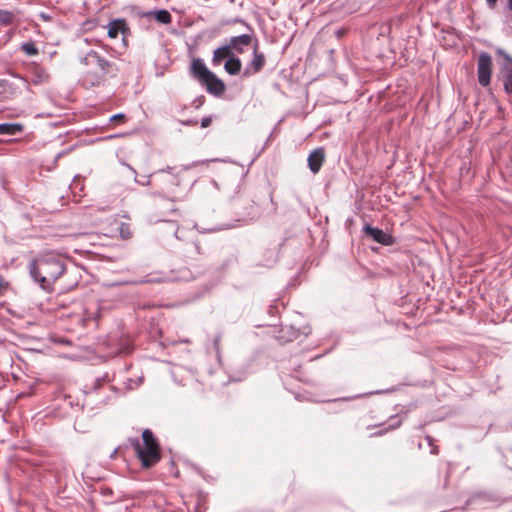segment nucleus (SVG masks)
Returning a JSON list of instances; mask_svg holds the SVG:
<instances>
[{"mask_svg":"<svg viewBox=\"0 0 512 512\" xmlns=\"http://www.w3.org/2000/svg\"><path fill=\"white\" fill-rule=\"evenodd\" d=\"M125 166L134 174V180L136 183L143 185V186L150 185L152 174L143 176L141 179H138L137 172L135 171V169L127 163H125Z\"/></svg>","mask_w":512,"mask_h":512,"instance_id":"21","label":"nucleus"},{"mask_svg":"<svg viewBox=\"0 0 512 512\" xmlns=\"http://www.w3.org/2000/svg\"><path fill=\"white\" fill-rule=\"evenodd\" d=\"M23 130L21 124L18 123H0V135L13 136Z\"/></svg>","mask_w":512,"mask_h":512,"instance_id":"19","label":"nucleus"},{"mask_svg":"<svg viewBox=\"0 0 512 512\" xmlns=\"http://www.w3.org/2000/svg\"><path fill=\"white\" fill-rule=\"evenodd\" d=\"M363 231L365 235L372 238L375 242L381 245H391L393 243V238L391 235L387 234L380 228L372 227L369 224H366L363 227Z\"/></svg>","mask_w":512,"mask_h":512,"instance_id":"8","label":"nucleus"},{"mask_svg":"<svg viewBox=\"0 0 512 512\" xmlns=\"http://www.w3.org/2000/svg\"><path fill=\"white\" fill-rule=\"evenodd\" d=\"M200 84L204 85L206 91L214 96H220L225 91L224 82L219 79L213 72L205 78Z\"/></svg>","mask_w":512,"mask_h":512,"instance_id":"10","label":"nucleus"},{"mask_svg":"<svg viewBox=\"0 0 512 512\" xmlns=\"http://www.w3.org/2000/svg\"><path fill=\"white\" fill-rule=\"evenodd\" d=\"M194 247L198 253H200V245L198 243H194Z\"/></svg>","mask_w":512,"mask_h":512,"instance_id":"39","label":"nucleus"},{"mask_svg":"<svg viewBox=\"0 0 512 512\" xmlns=\"http://www.w3.org/2000/svg\"><path fill=\"white\" fill-rule=\"evenodd\" d=\"M325 153L323 148H317L313 150L307 159L308 167L314 174L318 173L324 163Z\"/></svg>","mask_w":512,"mask_h":512,"instance_id":"12","label":"nucleus"},{"mask_svg":"<svg viewBox=\"0 0 512 512\" xmlns=\"http://www.w3.org/2000/svg\"><path fill=\"white\" fill-rule=\"evenodd\" d=\"M233 227H234L233 225H226L225 227H214V228H209V229H203V230H200V232L201 233L215 232V231H220L223 229H229V228H233Z\"/></svg>","mask_w":512,"mask_h":512,"instance_id":"25","label":"nucleus"},{"mask_svg":"<svg viewBox=\"0 0 512 512\" xmlns=\"http://www.w3.org/2000/svg\"><path fill=\"white\" fill-rule=\"evenodd\" d=\"M148 282H151L150 279H147V278H144V279H141L139 281H136L135 283H138V284H144V283H148Z\"/></svg>","mask_w":512,"mask_h":512,"instance_id":"34","label":"nucleus"},{"mask_svg":"<svg viewBox=\"0 0 512 512\" xmlns=\"http://www.w3.org/2000/svg\"><path fill=\"white\" fill-rule=\"evenodd\" d=\"M108 388L113 394L116 392L114 386H108Z\"/></svg>","mask_w":512,"mask_h":512,"instance_id":"43","label":"nucleus"},{"mask_svg":"<svg viewBox=\"0 0 512 512\" xmlns=\"http://www.w3.org/2000/svg\"><path fill=\"white\" fill-rule=\"evenodd\" d=\"M145 17L154 16L155 19L161 24H169L172 21L170 12L166 9H160L157 11H148L143 14Z\"/></svg>","mask_w":512,"mask_h":512,"instance_id":"17","label":"nucleus"},{"mask_svg":"<svg viewBox=\"0 0 512 512\" xmlns=\"http://www.w3.org/2000/svg\"><path fill=\"white\" fill-rule=\"evenodd\" d=\"M119 135H110L107 137V139H112V138H115V137H118Z\"/></svg>","mask_w":512,"mask_h":512,"instance_id":"44","label":"nucleus"},{"mask_svg":"<svg viewBox=\"0 0 512 512\" xmlns=\"http://www.w3.org/2000/svg\"><path fill=\"white\" fill-rule=\"evenodd\" d=\"M212 122V118L210 116L203 117L201 119V127L206 128L208 127Z\"/></svg>","mask_w":512,"mask_h":512,"instance_id":"29","label":"nucleus"},{"mask_svg":"<svg viewBox=\"0 0 512 512\" xmlns=\"http://www.w3.org/2000/svg\"><path fill=\"white\" fill-rule=\"evenodd\" d=\"M238 222L243 224H251L260 217V212L254 201H248V206L243 208V211H238Z\"/></svg>","mask_w":512,"mask_h":512,"instance_id":"9","label":"nucleus"},{"mask_svg":"<svg viewBox=\"0 0 512 512\" xmlns=\"http://www.w3.org/2000/svg\"><path fill=\"white\" fill-rule=\"evenodd\" d=\"M20 79L23 81L25 87L28 89L29 88V82L25 78H23V77H20Z\"/></svg>","mask_w":512,"mask_h":512,"instance_id":"35","label":"nucleus"},{"mask_svg":"<svg viewBox=\"0 0 512 512\" xmlns=\"http://www.w3.org/2000/svg\"><path fill=\"white\" fill-rule=\"evenodd\" d=\"M190 73L194 79L201 83L203 80H206L205 78L210 76L212 71L207 68L201 58H195L191 63Z\"/></svg>","mask_w":512,"mask_h":512,"instance_id":"11","label":"nucleus"},{"mask_svg":"<svg viewBox=\"0 0 512 512\" xmlns=\"http://www.w3.org/2000/svg\"><path fill=\"white\" fill-rule=\"evenodd\" d=\"M382 434H383V431H382V430H380V431H378V432L374 433V435H382Z\"/></svg>","mask_w":512,"mask_h":512,"instance_id":"45","label":"nucleus"},{"mask_svg":"<svg viewBox=\"0 0 512 512\" xmlns=\"http://www.w3.org/2000/svg\"><path fill=\"white\" fill-rule=\"evenodd\" d=\"M252 48H253L252 59L245 66V68L242 72L243 78H248L250 76L258 74L260 71H262V69L265 67V64H266L265 55L258 50L259 41L257 39H254Z\"/></svg>","mask_w":512,"mask_h":512,"instance_id":"4","label":"nucleus"},{"mask_svg":"<svg viewBox=\"0 0 512 512\" xmlns=\"http://www.w3.org/2000/svg\"><path fill=\"white\" fill-rule=\"evenodd\" d=\"M401 425V420H397V416L391 417V423L389 424V429L398 428Z\"/></svg>","mask_w":512,"mask_h":512,"instance_id":"26","label":"nucleus"},{"mask_svg":"<svg viewBox=\"0 0 512 512\" xmlns=\"http://www.w3.org/2000/svg\"><path fill=\"white\" fill-rule=\"evenodd\" d=\"M120 236L123 239H128L131 237L130 227L128 224L121 223L120 229H119Z\"/></svg>","mask_w":512,"mask_h":512,"instance_id":"24","label":"nucleus"},{"mask_svg":"<svg viewBox=\"0 0 512 512\" xmlns=\"http://www.w3.org/2000/svg\"><path fill=\"white\" fill-rule=\"evenodd\" d=\"M230 53V50L226 45L217 48L213 53L212 62L214 65L220 64V62L226 58Z\"/></svg>","mask_w":512,"mask_h":512,"instance_id":"20","label":"nucleus"},{"mask_svg":"<svg viewBox=\"0 0 512 512\" xmlns=\"http://www.w3.org/2000/svg\"><path fill=\"white\" fill-rule=\"evenodd\" d=\"M173 202H174V200H171V204H170V206L168 207V209H169L170 211H172V212L176 211V209L174 208Z\"/></svg>","mask_w":512,"mask_h":512,"instance_id":"36","label":"nucleus"},{"mask_svg":"<svg viewBox=\"0 0 512 512\" xmlns=\"http://www.w3.org/2000/svg\"><path fill=\"white\" fill-rule=\"evenodd\" d=\"M182 124L186 125V126H191V125L197 124V121L196 120H186V121H183Z\"/></svg>","mask_w":512,"mask_h":512,"instance_id":"32","label":"nucleus"},{"mask_svg":"<svg viewBox=\"0 0 512 512\" xmlns=\"http://www.w3.org/2000/svg\"><path fill=\"white\" fill-rule=\"evenodd\" d=\"M242 68V62L238 57L231 56L224 64V69L229 75H237Z\"/></svg>","mask_w":512,"mask_h":512,"instance_id":"16","label":"nucleus"},{"mask_svg":"<svg viewBox=\"0 0 512 512\" xmlns=\"http://www.w3.org/2000/svg\"><path fill=\"white\" fill-rule=\"evenodd\" d=\"M172 167L167 166L165 169L159 170L161 173H171Z\"/></svg>","mask_w":512,"mask_h":512,"instance_id":"33","label":"nucleus"},{"mask_svg":"<svg viewBox=\"0 0 512 512\" xmlns=\"http://www.w3.org/2000/svg\"><path fill=\"white\" fill-rule=\"evenodd\" d=\"M80 63L84 66H97L104 77H115L119 71L115 62L107 60L95 50H89L84 56H81Z\"/></svg>","mask_w":512,"mask_h":512,"instance_id":"3","label":"nucleus"},{"mask_svg":"<svg viewBox=\"0 0 512 512\" xmlns=\"http://www.w3.org/2000/svg\"><path fill=\"white\" fill-rule=\"evenodd\" d=\"M171 183L175 184V185H179L180 183V180L179 178L177 177V175H172L171 179L169 180Z\"/></svg>","mask_w":512,"mask_h":512,"instance_id":"31","label":"nucleus"},{"mask_svg":"<svg viewBox=\"0 0 512 512\" xmlns=\"http://www.w3.org/2000/svg\"><path fill=\"white\" fill-rule=\"evenodd\" d=\"M126 119V116L124 113H117V114H114L110 117V121L111 122H114V121H124Z\"/></svg>","mask_w":512,"mask_h":512,"instance_id":"27","label":"nucleus"},{"mask_svg":"<svg viewBox=\"0 0 512 512\" xmlns=\"http://www.w3.org/2000/svg\"><path fill=\"white\" fill-rule=\"evenodd\" d=\"M237 189H238V191H237V192H235V194L239 193V191H240V189H241V185H240V184L237 186Z\"/></svg>","mask_w":512,"mask_h":512,"instance_id":"46","label":"nucleus"},{"mask_svg":"<svg viewBox=\"0 0 512 512\" xmlns=\"http://www.w3.org/2000/svg\"><path fill=\"white\" fill-rule=\"evenodd\" d=\"M220 340H221V336L220 335H217L214 340H213V346H214V349L216 351V354L219 356V353H220V348H219V344H220Z\"/></svg>","mask_w":512,"mask_h":512,"instance_id":"28","label":"nucleus"},{"mask_svg":"<svg viewBox=\"0 0 512 512\" xmlns=\"http://www.w3.org/2000/svg\"><path fill=\"white\" fill-rule=\"evenodd\" d=\"M21 50L28 56H35L39 53L38 48L32 41L23 43L21 45Z\"/></svg>","mask_w":512,"mask_h":512,"instance_id":"22","label":"nucleus"},{"mask_svg":"<svg viewBox=\"0 0 512 512\" xmlns=\"http://www.w3.org/2000/svg\"><path fill=\"white\" fill-rule=\"evenodd\" d=\"M426 439H427V441H428V444H429L430 446H432V441H433V439H432L430 436H427V437H426Z\"/></svg>","mask_w":512,"mask_h":512,"instance_id":"42","label":"nucleus"},{"mask_svg":"<svg viewBox=\"0 0 512 512\" xmlns=\"http://www.w3.org/2000/svg\"><path fill=\"white\" fill-rule=\"evenodd\" d=\"M14 14L8 10L0 9V25L7 26L13 22Z\"/></svg>","mask_w":512,"mask_h":512,"instance_id":"23","label":"nucleus"},{"mask_svg":"<svg viewBox=\"0 0 512 512\" xmlns=\"http://www.w3.org/2000/svg\"><path fill=\"white\" fill-rule=\"evenodd\" d=\"M110 380L108 375H104L103 377L96 378L93 380L91 385H86L84 393L87 397L93 398L94 394H97L98 391L103 387L105 383H108Z\"/></svg>","mask_w":512,"mask_h":512,"instance_id":"15","label":"nucleus"},{"mask_svg":"<svg viewBox=\"0 0 512 512\" xmlns=\"http://www.w3.org/2000/svg\"><path fill=\"white\" fill-rule=\"evenodd\" d=\"M105 80L106 77L100 72L88 71L82 76L81 82L85 88H93L100 86Z\"/></svg>","mask_w":512,"mask_h":512,"instance_id":"13","label":"nucleus"},{"mask_svg":"<svg viewBox=\"0 0 512 512\" xmlns=\"http://www.w3.org/2000/svg\"><path fill=\"white\" fill-rule=\"evenodd\" d=\"M492 73V59L488 53H481L478 58L477 74L478 82L481 86L486 87L490 84Z\"/></svg>","mask_w":512,"mask_h":512,"instance_id":"5","label":"nucleus"},{"mask_svg":"<svg viewBox=\"0 0 512 512\" xmlns=\"http://www.w3.org/2000/svg\"><path fill=\"white\" fill-rule=\"evenodd\" d=\"M109 399H110V397H106V398L100 399L99 402L106 403L109 401Z\"/></svg>","mask_w":512,"mask_h":512,"instance_id":"40","label":"nucleus"},{"mask_svg":"<svg viewBox=\"0 0 512 512\" xmlns=\"http://www.w3.org/2000/svg\"><path fill=\"white\" fill-rule=\"evenodd\" d=\"M29 275L42 290L52 292L54 283L65 273V262L53 254L33 259L28 265Z\"/></svg>","mask_w":512,"mask_h":512,"instance_id":"1","label":"nucleus"},{"mask_svg":"<svg viewBox=\"0 0 512 512\" xmlns=\"http://www.w3.org/2000/svg\"><path fill=\"white\" fill-rule=\"evenodd\" d=\"M211 183L216 189L219 188L218 182L216 180H212Z\"/></svg>","mask_w":512,"mask_h":512,"instance_id":"38","label":"nucleus"},{"mask_svg":"<svg viewBox=\"0 0 512 512\" xmlns=\"http://www.w3.org/2000/svg\"><path fill=\"white\" fill-rule=\"evenodd\" d=\"M485 1H486L487 6L490 9H494L496 7V4H497L498 0H485Z\"/></svg>","mask_w":512,"mask_h":512,"instance_id":"30","label":"nucleus"},{"mask_svg":"<svg viewBox=\"0 0 512 512\" xmlns=\"http://www.w3.org/2000/svg\"><path fill=\"white\" fill-rule=\"evenodd\" d=\"M126 23L123 19H116L108 24V37L116 38L119 33L124 32Z\"/></svg>","mask_w":512,"mask_h":512,"instance_id":"18","label":"nucleus"},{"mask_svg":"<svg viewBox=\"0 0 512 512\" xmlns=\"http://www.w3.org/2000/svg\"><path fill=\"white\" fill-rule=\"evenodd\" d=\"M498 53L503 55L506 60L501 67L504 90L507 94H512V58L502 49H499Z\"/></svg>","mask_w":512,"mask_h":512,"instance_id":"6","label":"nucleus"},{"mask_svg":"<svg viewBox=\"0 0 512 512\" xmlns=\"http://www.w3.org/2000/svg\"><path fill=\"white\" fill-rule=\"evenodd\" d=\"M254 39H256V38L254 37V33L253 32L249 33V34H242V35H239V36H233V37L229 38L228 43L226 44V46L228 47V49L230 51L231 50H235L238 53H243L244 52V47L249 46V45H253Z\"/></svg>","mask_w":512,"mask_h":512,"instance_id":"7","label":"nucleus"},{"mask_svg":"<svg viewBox=\"0 0 512 512\" xmlns=\"http://www.w3.org/2000/svg\"><path fill=\"white\" fill-rule=\"evenodd\" d=\"M48 72L41 66L35 65L31 70V82L34 85L45 84L49 81Z\"/></svg>","mask_w":512,"mask_h":512,"instance_id":"14","label":"nucleus"},{"mask_svg":"<svg viewBox=\"0 0 512 512\" xmlns=\"http://www.w3.org/2000/svg\"><path fill=\"white\" fill-rule=\"evenodd\" d=\"M175 237H176L177 239H180V237L178 236V230L175 232Z\"/></svg>","mask_w":512,"mask_h":512,"instance_id":"47","label":"nucleus"},{"mask_svg":"<svg viewBox=\"0 0 512 512\" xmlns=\"http://www.w3.org/2000/svg\"><path fill=\"white\" fill-rule=\"evenodd\" d=\"M431 454H438V447H433L432 450H431Z\"/></svg>","mask_w":512,"mask_h":512,"instance_id":"37","label":"nucleus"},{"mask_svg":"<svg viewBox=\"0 0 512 512\" xmlns=\"http://www.w3.org/2000/svg\"><path fill=\"white\" fill-rule=\"evenodd\" d=\"M131 445L142 467L150 468L160 461L159 444L150 429H145L142 432V440L139 438L131 439Z\"/></svg>","mask_w":512,"mask_h":512,"instance_id":"2","label":"nucleus"},{"mask_svg":"<svg viewBox=\"0 0 512 512\" xmlns=\"http://www.w3.org/2000/svg\"><path fill=\"white\" fill-rule=\"evenodd\" d=\"M297 333H298V332H296V331H295V332H293V335H292V336H293V337H296V336H297Z\"/></svg>","mask_w":512,"mask_h":512,"instance_id":"48","label":"nucleus"},{"mask_svg":"<svg viewBox=\"0 0 512 512\" xmlns=\"http://www.w3.org/2000/svg\"><path fill=\"white\" fill-rule=\"evenodd\" d=\"M151 195L152 196H159V197L163 196L162 193H160V192H153V193H151Z\"/></svg>","mask_w":512,"mask_h":512,"instance_id":"41","label":"nucleus"}]
</instances>
